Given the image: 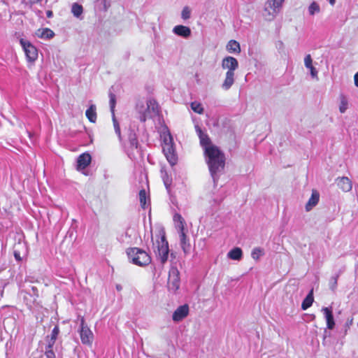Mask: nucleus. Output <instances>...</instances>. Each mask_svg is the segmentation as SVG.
<instances>
[{
	"label": "nucleus",
	"instance_id": "nucleus-18",
	"mask_svg": "<svg viewBox=\"0 0 358 358\" xmlns=\"http://www.w3.org/2000/svg\"><path fill=\"white\" fill-rule=\"evenodd\" d=\"M173 32L176 35L183 38H188L191 35V29L188 27L184 25L175 26L173 29Z\"/></svg>",
	"mask_w": 358,
	"mask_h": 358
},
{
	"label": "nucleus",
	"instance_id": "nucleus-48",
	"mask_svg": "<svg viewBox=\"0 0 358 358\" xmlns=\"http://www.w3.org/2000/svg\"><path fill=\"white\" fill-rule=\"evenodd\" d=\"M1 296L3 295V290L1 291V293H0Z\"/></svg>",
	"mask_w": 358,
	"mask_h": 358
},
{
	"label": "nucleus",
	"instance_id": "nucleus-17",
	"mask_svg": "<svg viewBox=\"0 0 358 358\" xmlns=\"http://www.w3.org/2000/svg\"><path fill=\"white\" fill-rule=\"evenodd\" d=\"M173 220L178 233L185 231V221L181 215L179 213H175Z\"/></svg>",
	"mask_w": 358,
	"mask_h": 358
},
{
	"label": "nucleus",
	"instance_id": "nucleus-28",
	"mask_svg": "<svg viewBox=\"0 0 358 358\" xmlns=\"http://www.w3.org/2000/svg\"><path fill=\"white\" fill-rule=\"evenodd\" d=\"M263 255H264V249H262L259 247H256L252 249V252H251V257L253 259L257 261Z\"/></svg>",
	"mask_w": 358,
	"mask_h": 358
},
{
	"label": "nucleus",
	"instance_id": "nucleus-29",
	"mask_svg": "<svg viewBox=\"0 0 358 358\" xmlns=\"http://www.w3.org/2000/svg\"><path fill=\"white\" fill-rule=\"evenodd\" d=\"M308 11L310 15L313 16L320 12V7L317 2L313 1L308 6Z\"/></svg>",
	"mask_w": 358,
	"mask_h": 358
},
{
	"label": "nucleus",
	"instance_id": "nucleus-25",
	"mask_svg": "<svg viewBox=\"0 0 358 358\" xmlns=\"http://www.w3.org/2000/svg\"><path fill=\"white\" fill-rule=\"evenodd\" d=\"M86 117L91 122H95L96 120V106L91 105L85 112Z\"/></svg>",
	"mask_w": 358,
	"mask_h": 358
},
{
	"label": "nucleus",
	"instance_id": "nucleus-35",
	"mask_svg": "<svg viewBox=\"0 0 358 358\" xmlns=\"http://www.w3.org/2000/svg\"><path fill=\"white\" fill-rule=\"evenodd\" d=\"M191 16V10L188 6H185L183 8L181 13V17L183 20H188Z\"/></svg>",
	"mask_w": 358,
	"mask_h": 358
},
{
	"label": "nucleus",
	"instance_id": "nucleus-9",
	"mask_svg": "<svg viewBox=\"0 0 358 358\" xmlns=\"http://www.w3.org/2000/svg\"><path fill=\"white\" fill-rule=\"evenodd\" d=\"M20 43L25 53L28 62H34L38 58V50L29 41L23 38L20 40Z\"/></svg>",
	"mask_w": 358,
	"mask_h": 358
},
{
	"label": "nucleus",
	"instance_id": "nucleus-26",
	"mask_svg": "<svg viewBox=\"0 0 358 358\" xmlns=\"http://www.w3.org/2000/svg\"><path fill=\"white\" fill-rule=\"evenodd\" d=\"M313 290L306 296L301 304L302 310H305L310 307L313 303Z\"/></svg>",
	"mask_w": 358,
	"mask_h": 358
},
{
	"label": "nucleus",
	"instance_id": "nucleus-5",
	"mask_svg": "<svg viewBox=\"0 0 358 358\" xmlns=\"http://www.w3.org/2000/svg\"><path fill=\"white\" fill-rule=\"evenodd\" d=\"M285 0H267L263 10L264 17L268 21L273 20L281 11Z\"/></svg>",
	"mask_w": 358,
	"mask_h": 358
},
{
	"label": "nucleus",
	"instance_id": "nucleus-44",
	"mask_svg": "<svg viewBox=\"0 0 358 358\" xmlns=\"http://www.w3.org/2000/svg\"><path fill=\"white\" fill-rule=\"evenodd\" d=\"M116 289L118 290V291H120L122 289V286L120 285H116Z\"/></svg>",
	"mask_w": 358,
	"mask_h": 358
},
{
	"label": "nucleus",
	"instance_id": "nucleus-1",
	"mask_svg": "<svg viewBox=\"0 0 358 358\" xmlns=\"http://www.w3.org/2000/svg\"><path fill=\"white\" fill-rule=\"evenodd\" d=\"M206 162L215 184L217 182L219 173L225 165V157L223 152L217 147L208 148L204 151Z\"/></svg>",
	"mask_w": 358,
	"mask_h": 358
},
{
	"label": "nucleus",
	"instance_id": "nucleus-8",
	"mask_svg": "<svg viewBox=\"0 0 358 358\" xmlns=\"http://www.w3.org/2000/svg\"><path fill=\"white\" fill-rule=\"evenodd\" d=\"M179 274L176 267L172 266L170 268L168 278V289L173 293H176L180 288V280Z\"/></svg>",
	"mask_w": 358,
	"mask_h": 358
},
{
	"label": "nucleus",
	"instance_id": "nucleus-14",
	"mask_svg": "<svg viewBox=\"0 0 358 358\" xmlns=\"http://www.w3.org/2000/svg\"><path fill=\"white\" fill-rule=\"evenodd\" d=\"M336 181L337 186L344 192H348L352 188V181L348 177L338 178Z\"/></svg>",
	"mask_w": 358,
	"mask_h": 358
},
{
	"label": "nucleus",
	"instance_id": "nucleus-38",
	"mask_svg": "<svg viewBox=\"0 0 358 358\" xmlns=\"http://www.w3.org/2000/svg\"><path fill=\"white\" fill-rule=\"evenodd\" d=\"M45 357L46 358H56L55 352L52 350V348H48V347L47 348L45 351Z\"/></svg>",
	"mask_w": 358,
	"mask_h": 358
},
{
	"label": "nucleus",
	"instance_id": "nucleus-33",
	"mask_svg": "<svg viewBox=\"0 0 358 358\" xmlns=\"http://www.w3.org/2000/svg\"><path fill=\"white\" fill-rule=\"evenodd\" d=\"M71 11L75 17H78L83 13V7L75 3L72 5Z\"/></svg>",
	"mask_w": 358,
	"mask_h": 358
},
{
	"label": "nucleus",
	"instance_id": "nucleus-15",
	"mask_svg": "<svg viewBox=\"0 0 358 358\" xmlns=\"http://www.w3.org/2000/svg\"><path fill=\"white\" fill-rule=\"evenodd\" d=\"M91 155L88 153L80 155L77 159V169L78 171L85 169L91 162Z\"/></svg>",
	"mask_w": 358,
	"mask_h": 358
},
{
	"label": "nucleus",
	"instance_id": "nucleus-27",
	"mask_svg": "<svg viewBox=\"0 0 358 358\" xmlns=\"http://www.w3.org/2000/svg\"><path fill=\"white\" fill-rule=\"evenodd\" d=\"M348 108V100L347 97L344 95H341L340 96V104H339V111L341 113H344Z\"/></svg>",
	"mask_w": 358,
	"mask_h": 358
},
{
	"label": "nucleus",
	"instance_id": "nucleus-47",
	"mask_svg": "<svg viewBox=\"0 0 358 358\" xmlns=\"http://www.w3.org/2000/svg\"><path fill=\"white\" fill-rule=\"evenodd\" d=\"M221 201H222V199H220V200H218V201H216V202H217V203H220V202H221Z\"/></svg>",
	"mask_w": 358,
	"mask_h": 358
},
{
	"label": "nucleus",
	"instance_id": "nucleus-43",
	"mask_svg": "<svg viewBox=\"0 0 358 358\" xmlns=\"http://www.w3.org/2000/svg\"><path fill=\"white\" fill-rule=\"evenodd\" d=\"M328 1L331 6H334L336 3V0H328Z\"/></svg>",
	"mask_w": 358,
	"mask_h": 358
},
{
	"label": "nucleus",
	"instance_id": "nucleus-45",
	"mask_svg": "<svg viewBox=\"0 0 358 358\" xmlns=\"http://www.w3.org/2000/svg\"><path fill=\"white\" fill-rule=\"evenodd\" d=\"M103 1H104V8H105V9H106V8H107V7H108V6H107V1H108V0H103Z\"/></svg>",
	"mask_w": 358,
	"mask_h": 358
},
{
	"label": "nucleus",
	"instance_id": "nucleus-21",
	"mask_svg": "<svg viewBox=\"0 0 358 358\" xmlns=\"http://www.w3.org/2000/svg\"><path fill=\"white\" fill-rule=\"evenodd\" d=\"M36 35L40 38L48 40L54 37L55 33L49 28H41L36 30Z\"/></svg>",
	"mask_w": 358,
	"mask_h": 358
},
{
	"label": "nucleus",
	"instance_id": "nucleus-12",
	"mask_svg": "<svg viewBox=\"0 0 358 358\" xmlns=\"http://www.w3.org/2000/svg\"><path fill=\"white\" fill-rule=\"evenodd\" d=\"M189 307L187 305L179 306L173 313L172 319L174 322H178L188 315Z\"/></svg>",
	"mask_w": 358,
	"mask_h": 358
},
{
	"label": "nucleus",
	"instance_id": "nucleus-10",
	"mask_svg": "<svg viewBox=\"0 0 358 358\" xmlns=\"http://www.w3.org/2000/svg\"><path fill=\"white\" fill-rule=\"evenodd\" d=\"M79 333L82 343L87 345H92L94 340V334L87 325L85 324L84 318L81 319Z\"/></svg>",
	"mask_w": 358,
	"mask_h": 358
},
{
	"label": "nucleus",
	"instance_id": "nucleus-39",
	"mask_svg": "<svg viewBox=\"0 0 358 358\" xmlns=\"http://www.w3.org/2000/svg\"><path fill=\"white\" fill-rule=\"evenodd\" d=\"M353 323V318H349L348 319L346 323H345V327L346 328H350V327L352 324Z\"/></svg>",
	"mask_w": 358,
	"mask_h": 358
},
{
	"label": "nucleus",
	"instance_id": "nucleus-4",
	"mask_svg": "<svg viewBox=\"0 0 358 358\" xmlns=\"http://www.w3.org/2000/svg\"><path fill=\"white\" fill-rule=\"evenodd\" d=\"M127 255L133 264L140 266L148 265L151 262L150 256L145 250L138 248L129 249Z\"/></svg>",
	"mask_w": 358,
	"mask_h": 358
},
{
	"label": "nucleus",
	"instance_id": "nucleus-23",
	"mask_svg": "<svg viewBox=\"0 0 358 358\" xmlns=\"http://www.w3.org/2000/svg\"><path fill=\"white\" fill-rule=\"evenodd\" d=\"M243 251L240 248H234L227 253V257L230 259L239 261L242 259Z\"/></svg>",
	"mask_w": 358,
	"mask_h": 358
},
{
	"label": "nucleus",
	"instance_id": "nucleus-30",
	"mask_svg": "<svg viewBox=\"0 0 358 358\" xmlns=\"http://www.w3.org/2000/svg\"><path fill=\"white\" fill-rule=\"evenodd\" d=\"M192 110L198 114H202L203 113V107L201 103L198 101H193L190 104Z\"/></svg>",
	"mask_w": 358,
	"mask_h": 358
},
{
	"label": "nucleus",
	"instance_id": "nucleus-7",
	"mask_svg": "<svg viewBox=\"0 0 358 358\" xmlns=\"http://www.w3.org/2000/svg\"><path fill=\"white\" fill-rule=\"evenodd\" d=\"M156 245L157 250H155L156 256L163 265L167 262L169 252V244L164 235L160 237V239L157 241Z\"/></svg>",
	"mask_w": 358,
	"mask_h": 358
},
{
	"label": "nucleus",
	"instance_id": "nucleus-22",
	"mask_svg": "<svg viewBox=\"0 0 358 358\" xmlns=\"http://www.w3.org/2000/svg\"><path fill=\"white\" fill-rule=\"evenodd\" d=\"M226 50L228 52L234 54H239L241 51L239 43L235 40H230L227 43Z\"/></svg>",
	"mask_w": 358,
	"mask_h": 358
},
{
	"label": "nucleus",
	"instance_id": "nucleus-13",
	"mask_svg": "<svg viewBox=\"0 0 358 358\" xmlns=\"http://www.w3.org/2000/svg\"><path fill=\"white\" fill-rule=\"evenodd\" d=\"M322 312L327 322V327L329 329H333L335 327V322L331 307H324L322 308Z\"/></svg>",
	"mask_w": 358,
	"mask_h": 358
},
{
	"label": "nucleus",
	"instance_id": "nucleus-46",
	"mask_svg": "<svg viewBox=\"0 0 358 358\" xmlns=\"http://www.w3.org/2000/svg\"><path fill=\"white\" fill-rule=\"evenodd\" d=\"M15 257L17 259H20V256L18 254H17L16 252H15Z\"/></svg>",
	"mask_w": 358,
	"mask_h": 358
},
{
	"label": "nucleus",
	"instance_id": "nucleus-2",
	"mask_svg": "<svg viewBox=\"0 0 358 358\" xmlns=\"http://www.w3.org/2000/svg\"><path fill=\"white\" fill-rule=\"evenodd\" d=\"M221 67L223 70L227 71L224 79L221 85L222 89L227 91L229 90L235 83V71L238 69V62L234 57L227 56L222 59Z\"/></svg>",
	"mask_w": 358,
	"mask_h": 358
},
{
	"label": "nucleus",
	"instance_id": "nucleus-50",
	"mask_svg": "<svg viewBox=\"0 0 358 358\" xmlns=\"http://www.w3.org/2000/svg\"><path fill=\"white\" fill-rule=\"evenodd\" d=\"M357 327H358V322H357Z\"/></svg>",
	"mask_w": 358,
	"mask_h": 358
},
{
	"label": "nucleus",
	"instance_id": "nucleus-36",
	"mask_svg": "<svg viewBox=\"0 0 358 358\" xmlns=\"http://www.w3.org/2000/svg\"><path fill=\"white\" fill-rule=\"evenodd\" d=\"M112 117H113V126H114V129H115V133L117 134L119 138H121V133H120V125L115 118V114H112Z\"/></svg>",
	"mask_w": 358,
	"mask_h": 358
},
{
	"label": "nucleus",
	"instance_id": "nucleus-3",
	"mask_svg": "<svg viewBox=\"0 0 358 358\" xmlns=\"http://www.w3.org/2000/svg\"><path fill=\"white\" fill-rule=\"evenodd\" d=\"M162 138L163 152L171 166H174L178 162V157L176 153L173 139L169 131H164L161 136Z\"/></svg>",
	"mask_w": 358,
	"mask_h": 358
},
{
	"label": "nucleus",
	"instance_id": "nucleus-34",
	"mask_svg": "<svg viewBox=\"0 0 358 358\" xmlns=\"http://www.w3.org/2000/svg\"><path fill=\"white\" fill-rule=\"evenodd\" d=\"M109 98H110V108L111 113L115 114V104H116L115 95L110 92L109 94Z\"/></svg>",
	"mask_w": 358,
	"mask_h": 358
},
{
	"label": "nucleus",
	"instance_id": "nucleus-24",
	"mask_svg": "<svg viewBox=\"0 0 358 358\" xmlns=\"http://www.w3.org/2000/svg\"><path fill=\"white\" fill-rule=\"evenodd\" d=\"M59 333V329L57 326H55L51 332V335H50V338H48V348H52V347L57 338Z\"/></svg>",
	"mask_w": 358,
	"mask_h": 358
},
{
	"label": "nucleus",
	"instance_id": "nucleus-32",
	"mask_svg": "<svg viewBox=\"0 0 358 358\" xmlns=\"http://www.w3.org/2000/svg\"><path fill=\"white\" fill-rule=\"evenodd\" d=\"M161 172H162V178L163 182L164 183V185H165L166 188L167 189H169V188L170 187V186L171 185L172 179H171V178H170L168 176L167 173L165 171L162 170Z\"/></svg>",
	"mask_w": 358,
	"mask_h": 358
},
{
	"label": "nucleus",
	"instance_id": "nucleus-6",
	"mask_svg": "<svg viewBox=\"0 0 358 358\" xmlns=\"http://www.w3.org/2000/svg\"><path fill=\"white\" fill-rule=\"evenodd\" d=\"M136 109L140 114L139 119L141 122H145L146 120L152 118L153 115L158 113V104L153 99L147 101V106L145 108L143 104L138 103Z\"/></svg>",
	"mask_w": 358,
	"mask_h": 358
},
{
	"label": "nucleus",
	"instance_id": "nucleus-49",
	"mask_svg": "<svg viewBox=\"0 0 358 358\" xmlns=\"http://www.w3.org/2000/svg\"><path fill=\"white\" fill-rule=\"evenodd\" d=\"M33 291H35L36 289L35 287H32Z\"/></svg>",
	"mask_w": 358,
	"mask_h": 358
},
{
	"label": "nucleus",
	"instance_id": "nucleus-19",
	"mask_svg": "<svg viewBox=\"0 0 358 358\" xmlns=\"http://www.w3.org/2000/svg\"><path fill=\"white\" fill-rule=\"evenodd\" d=\"M304 65L305 66L309 69L310 76L313 78H316L318 80L317 78V70L313 66V59L310 56V55H307L304 58Z\"/></svg>",
	"mask_w": 358,
	"mask_h": 358
},
{
	"label": "nucleus",
	"instance_id": "nucleus-31",
	"mask_svg": "<svg viewBox=\"0 0 358 358\" xmlns=\"http://www.w3.org/2000/svg\"><path fill=\"white\" fill-rule=\"evenodd\" d=\"M139 201L143 208L147 207V193L145 189H141L139 192Z\"/></svg>",
	"mask_w": 358,
	"mask_h": 358
},
{
	"label": "nucleus",
	"instance_id": "nucleus-16",
	"mask_svg": "<svg viewBox=\"0 0 358 358\" xmlns=\"http://www.w3.org/2000/svg\"><path fill=\"white\" fill-rule=\"evenodd\" d=\"M319 199V192L317 190H313L311 196L306 204V210L308 212L312 210L318 203Z\"/></svg>",
	"mask_w": 358,
	"mask_h": 358
},
{
	"label": "nucleus",
	"instance_id": "nucleus-40",
	"mask_svg": "<svg viewBox=\"0 0 358 358\" xmlns=\"http://www.w3.org/2000/svg\"><path fill=\"white\" fill-rule=\"evenodd\" d=\"M355 85L358 87V71L355 73L354 76Z\"/></svg>",
	"mask_w": 358,
	"mask_h": 358
},
{
	"label": "nucleus",
	"instance_id": "nucleus-41",
	"mask_svg": "<svg viewBox=\"0 0 358 358\" xmlns=\"http://www.w3.org/2000/svg\"><path fill=\"white\" fill-rule=\"evenodd\" d=\"M42 1H43V0H30V2L32 4L38 3H41Z\"/></svg>",
	"mask_w": 358,
	"mask_h": 358
},
{
	"label": "nucleus",
	"instance_id": "nucleus-37",
	"mask_svg": "<svg viewBox=\"0 0 358 358\" xmlns=\"http://www.w3.org/2000/svg\"><path fill=\"white\" fill-rule=\"evenodd\" d=\"M129 143L131 147L137 148L138 141L135 136V134L131 135L129 137Z\"/></svg>",
	"mask_w": 358,
	"mask_h": 358
},
{
	"label": "nucleus",
	"instance_id": "nucleus-11",
	"mask_svg": "<svg viewBox=\"0 0 358 358\" xmlns=\"http://www.w3.org/2000/svg\"><path fill=\"white\" fill-rule=\"evenodd\" d=\"M195 129L199 137L201 145L202 146L204 151H206V149L208 148L215 146L211 143L210 139L209 138L208 136L206 134L203 133L199 126H196Z\"/></svg>",
	"mask_w": 358,
	"mask_h": 358
},
{
	"label": "nucleus",
	"instance_id": "nucleus-20",
	"mask_svg": "<svg viewBox=\"0 0 358 358\" xmlns=\"http://www.w3.org/2000/svg\"><path fill=\"white\" fill-rule=\"evenodd\" d=\"M179 238H180V244L185 254H187L190 252V243L189 242V239L186 235V231L179 232Z\"/></svg>",
	"mask_w": 358,
	"mask_h": 358
},
{
	"label": "nucleus",
	"instance_id": "nucleus-42",
	"mask_svg": "<svg viewBox=\"0 0 358 358\" xmlns=\"http://www.w3.org/2000/svg\"><path fill=\"white\" fill-rule=\"evenodd\" d=\"M46 14L48 17H51L52 16V12L51 10L47 11Z\"/></svg>",
	"mask_w": 358,
	"mask_h": 358
}]
</instances>
